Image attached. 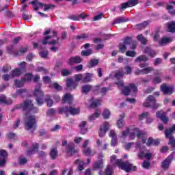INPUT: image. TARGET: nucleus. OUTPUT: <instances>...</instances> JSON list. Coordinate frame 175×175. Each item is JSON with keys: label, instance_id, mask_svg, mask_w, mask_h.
<instances>
[{"label": "nucleus", "instance_id": "f257e3e1", "mask_svg": "<svg viewBox=\"0 0 175 175\" xmlns=\"http://www.w3.org/2000/svg\"><path fill=\"white\" fill-rule=\"evenodd\" d=\"M110 162L113 166H118L122 170H124L126 173H129L131 170H136V166L132 165L128 161H124L121 159H117V156L112 155L110 157Z\"/></svg>", "mask_w": 175, "mask_h": 175}, {"label": "nucleus", "instance_id": "f03ea898", "mask_svg": "<svg viewBox=\"0 0 175 175\" xmlns=\"http://www.w3.org/2000/svg\"><path fill=\"white\" fill-rule=\"evenodd\" d=\"M116 84L118 88L122 90V94H123V95L128 96L129 95V94H131V92H137V87H136V85H135V84L133 83H131L129 86H125L124 88L123 81H120L118 82Z\"/></svg>", "mask_w": 175, "mask_h": 175}, {"label": "nucleus", "instance_id": "7ed1b4c3", "mask_svg": "<svg viewBox=\"0 0 175 175\" xmlns=\"http://www.w3.org/2000/svg\"><path fill=\"white\" fill-rule=\"evenodd\" d=\"M18 107L22 110L29 111L30 114H32V113H38V108L33 107V104L31 100H27L23 104H21Z\"/></svg>", "mask_w": 175, "mask_h": 175}, {"label": "nucleus", "instance_id": "20e7f679", "mask_svg": "<svg viewBox=\"0 0 175 175\" xmlns=\"http://www.w3.org/2000/svg\"><path fill=\"white\" fill-rule=\"evenodd\" d=\"M136 136L138 137V139H142V143L143 144L147 142V137H144V133L139 131V129L137 128L134 129L132 131L130 132L129 138L131 140H133L135 139Z\"/></svg>", "mask_w": 175, "mask_h": 175}, {"label": "nucleus", "instance_id": "39448f33", "mask_svg": "<svg viewBox=\"0 0 175 175\" xmlns=\"http://www.w3.org/2000/svg\"><path fill=\"white\" fill-rule=\"evenodd\" d=\"M92 76V74L88 72L85 75L77 74L74 77V79L77 82L81 81V83L86 84V83H90Z\"/></svg>", "mask_w": 175, "mask_h": 175}, {"label": "nucleus", "instance_id": "423d86ee", "mask_svg": "<svg viewBox=\"0 0 175 175\" xmlns=\"http://www.w3.org/2000/svg\"><path fill=\"white\" fill-rule=\"evenodd\" d=\"M35 124H36L35 116L27 113L25 117V128L27 131H29V129H32V128L35 126Z\"/></svg>", "mask_w": 175, "mask_h": 175}, {"label": "nucleus", "instance_id": "0eeeda50", "mask_svg": "<svg viewBox=\"0 0 175 175\" xmlns=\"http://www.w3.org/2000/svg\"><path fill=\"white\" fill-rule=\"evenodd\" d=\"M34 95L36 96V103L38 106H42L43 105V96H44V93L40 90V84H38L34 90Z\"/></svg>", "mask_w": 175, "mask_h": 175}, {"label": "nucleus", "instance_id": "6e6552de", "mask_svg": "<svg viewBox=\"0 0 175 175\" xmlns=\"http://www.w3.org/2000/svg\"><path fill=\"white\" fill-rule=\"evenodd\" d=\"M58 113L59 114H62V113H66V114H68V113H69L72 116H76V114L80 113V109L72 107H62L59 109Z\"/></svg>", "mask_w": 175, "mask_h": 175}, {"label": "nucleus", "instance_id": "1a4fd4ad", "mask_svg": "<svg viewBox=\"0 0 175 175\" xmlns=\"http://www.w3.org/2000/svg\"><path fill=\"white\" fill-rule=\"evenodd\" d=\"M110 128V124L107 122H105L100 126L98 131L99 137H104L106 135V132L109 131Z\"/></svg>", "mask_w": 175, "mask_h": 175}, {"label": "nucleus", "instance_id": "9d476101", "mask_svg": "<svg viewBox=\"0 0 175 175\" xmlns=\"http://www.w3.org/2000/svg\"><path fill=\"white\" fill-rule=\"evenodd\" d=\"M161 91L163 92L165 95H172L174 92L173 87L166 85V83H163L161 85Z\"/></svg>", "mask_w": 175, "mask_h": 175}, {"label": "nucleus", "instance_id": "9b49d317", "mask_svg": "<svg viewBox=\"0 0 175 175\" xmlns=\"http://www.w3.org/2000/svg\"><path fill=\"white\" fill-rule=\"evenodd\" d=\"M174 152H172L167 159H165L161 164V167L163 169H169V166H170V163H172V161L174 159Z\"/></svg>", "mask_w": 175, "mask_h": 175}, {"label": "nucleus", "instance_id": "f8f14e48", "mask_svg": "<svg viewBox=\"0 0 175 175\" xmlns=\"http://www.w3.org/2000/svg\"><path fill=\"white\" fill-rule=\"evenodd\" d=\"M132 42V39L129 37L126 38L124 42L122 44H120L119 45V50L120 51V53H125V51H126L127 47L128 46H129V44H131Z\"/></svg>", "mask_w": 175, "mask_h": 175}, {"label": "nucleus", "instance_id": "ddd939ff", "mask_svg": "<svg viewBox=\"0 0 175 175\" xmlns=\"http://www.w3.org/2000/svg\"><path fill=\"white\" fill-rule=\"evenodd\" d=\"M153 67H146L142 70L137 68L134 73L135 76H139V75H148V73H151V72H153Z\"/></svg>", "mask_w": 175, "mask_h": 175}, {"label": "nucleus", "instance_id": "4468645a", "mask_svg": "<svg viewBox=\"0 0 175 175\" xmlns=\"http://www.w3.org/2000/svg\"><path fill=\"white\" fill-rule=\"evenodd\" d=\"M143 157L146 158V159H151L152 158V154L146 149H141L138 153V158L142 159Z\"/></svg>", "mask_w": 175, "mask_h": 175}, {"label": "nucleus", "instance_id": "2eb2a0df", "mask_svg": "<svg viewBox=\"0 0 175 175\" xmlns=\"http://www.w3.org/2000/svg\"><path fill=\"white\" fill-rule=\"evenodd\" d=\"M165 114L166 113H165L163 111L160 110L156 113V117H157V118H160L164 124H167V122H169V118L165 116Z\"/></svg>", "mask_w": 175, "mask_h": 175}, {"label": "nucleus", "instance_id": "dca6fc26", "mask_svg": "<svg viewBox=\"0 0 175 175\" xmlns=\"http://www.w3.org/2000/svg\"><path fill=\"white\" fill-rule=\"evenodd\" d=\"M153 103H155V98L152 96H149L143 103L144 107H152Z\"/></svg>", "mask_w": 175, "mask_h": 175}, {"label": "nucleus", "instance_id": "f3484780", "mask_svg": "<svg viewBox=\"0 0 175 175\" xmlns=\"http://www.w3.org/2000/svg\"><path fill=\"white\" fill-rule=\"evenodd\" d=\"M91 90H93V91H98L99 90V86L94 88L91 85H85L82 86V92L83 94H88Z\"/></svg>", "mask_w": 175, "mask_h": 175}, {"label": "nucleus", "instance_id": "a211bd4d", "mask_svg": "<svg viewBox=\"0 0 175 175\" xmlns=\"http://www.w3.org/2000/svg\"><path fill=\"white\" fill-rule=\"evenodd\" d=\"M67 88L69 90H76L77 88L79 83L77 81H75L72 79H68L66 82Z\"/></svg>", "mask_w": 175, "mask_h": 175}, {"label": "nucleus", "instance_id": "6ab92c4d", "mask_svg": "<svg viewBox=\"0 0 175 175\" xmlns=\"http://www.w3.org/2000/svg\"><path fill=\"white\" fill-rule=\"evenodd\" d=\"M75 146L73 142L69 143L66 146V152L70 154L71 155L77 152V149L75 148Z\"/></svg>", "mask_w": 175, "mask_h": 175}, {"label": "nucleus", "instance_id": "aec40b11", "mask_svg": "<svg viewBox=\"0 0 175 175\" xmlns=\"http://www.w3.org/2000/svg\"><path fill=\"white\" fill-rule=\"evenodd\" d=\"M72 102H73V96L69 93L66 94L62 98V103H68V105H70Z\"/></svg>", "mask_w": 175, "mask_h": 175}, {"label": "nucleus", "instance_id": "412c9836", "mask_svg": "<svg viewBox=\"0 0 175 175\" xmlns=\"http://www.w3.org/2000/svg\"><path fill=\"white\" fill-rule=\"evenodd\" d=\"M88 122L85 120L81 121L79 124V128L81 130V133L84 135L85 133H87V131H88V129L87 128Z\"/></svg>", "mask_w": 175, "mask_h": 175}, {"label": "nucleus", "instance_id": "4be33fe9", "mask_svg": "<svg viewBox=\"0 0 175 175\" xmlns=\"http://www.w3.org/2000/svg\"><path fill=\"white\" fill-rule=\"evenodd\" d=\"M81 61H82L81 57L79 56H76V57H70V59H68V60L67 61V63L68 65H73V64H80Z\"/></svg>", "mask_w": 175, "mask_h": 175}, {"label": "nucleus", "instance_id": "5701e85b", "mask_svg": "<svg viewBox=\"0 0 175 175\" xmlns=\"http://www.w3.org/2000/svg\"><path fill=\"white\" fill-rule=\"evenodd\" d=\"M109 136L112 138L111 146H112V147H116L117 146V135L116 134V132L111 130L109 132Z\"/></svg>", "mask_w": 175, "mask_h": 175}, {"label": "nucleus", "instance_id": "b1692460", "mask_svg": "<svg viewBox=\"0 0 175 175\" xmlns=\"http://www.w3.org/2000/svg\"><path fill=\"white\" fill-rule=\"evenodd\" d=\"M51 39V36H46L42 41V44L46 45L47 43L49 44H59V38H57V40H53L51 42H48L47 40Z\"/></svg>", "mask_w": 175, "mask_h": 175}, {"label": "nucleus", "instance_id": "393cba45", "mask_svg": "<svg viewBox=\"0 0 175 175\" xmlns=\"http://www.w3.org/2000/svg\"><path fill=\"white\" fill-rule=\"evenodd\" d=\"M38 150H39V144L37 143H34L32 144L31 150H29L27 152V155H32L33 154H36L38 152Z\"/></svg>", "mask_w": 175, "mask_h": 175}, {"label": "nucleus", "instance_id": "a878e982", "mask_svg": "<svg viewBox=\"0 0 175 175\" xmlns=\"http://www.w3.org/2000/svg\"><path fill=\"white\" fill-rule=\"evenodd\" d=\"M4 103V105H12L13 101L10 98H6V96L3 94L0 96V105Z\"/></svg>", "mask_w": 175, "mask_h": 175}, {"label": "nucleus", "instance_id": "bb28decb", "mask_svg": "<svg viewBox=\"0 0 175 175\" xmlns=\"http://www.w3.org/2000/svg\"><path fill=\"white\" fill-rule=\"evenodd\" d=\"M98 169H103V159L96 161L93 164V170H98Z\"/></svg>", "mask_w": 175, "mask_h": 175}, {"label": "nucleus", "instance_id": "cd10ccee", "mask_svg": "<svg viewBox=\"0 0 175 175\" xmlns=\"http://www.w3.org/2000/svg\"><path fill=\"white\" fill-rule=\"evenodd\" d=\"M49 155L51 159H57L58 157V149H57V148H52L49 152Z\"/></svg>", "mask_w": 175, "mask_h": 175}, {"label": "nucleus", "instance_id": "c85d7f7f", "mask_svg": "<svg viewBox=\"0 0 175 175\" xmlns=\"http://www.w3.org/2000/svg\"><path fill=\"white\" fill-rule=\"evenodd\" d=\"M172 42H173V38L164 37L159 41V44L160 46H165V44H167V43Z\"/></svg>", "mask_w": 175, "mask_h": 175}, {"label": "nucleus", "instance_id": "c756f323", "mask_svg": "<svg viewBox=\"0 0 175 175\" xmlns=\"http://www.w3.org/2000/svg\"><path fill=\"white\" fill-rule=\"evenodd\" d=\"M89 102L90 103V107H96L102 103V100H94V98H92Z\"/></svg>", "mask_w": 175, "mask_h": 175}, {"label": "nucleus", "instance_id": "7c9ffc66", "mask_svg": "<svg viewBox=\"0 0 175 175\" xmlns=\"http://www.w3.org/2000/svg\"><path fill=\"white\" fill-rule=\"evenodd\" d=\"M31 5H33V9L36 11L39 9H43V5L44 4L42 3H40L39 1L35 0L33 1H32Z\"/></svg>", "mask_w": 175, "mask_h": 175}, {"label": "nucleus", "instance_id": "2f4dec72", "mask_svg": "<svg viewBox=\"0 0 175 175\" xmlns=\"http://www.w3.org/2000/svg\"><path fill=\"white\" fill-rule=\"evenodd\" d=\"M21 75H23V71L20 68H15L11 71V76L12 78L21 76Z\"/></svg>", "mask_w": 175, "mask_h": 175}, {"label": "nucleus", "instance_id": "473e14b6", "mask_svg": "<svg viewBox=\"0 0 175 175\" xmlns=\"http://www.w3.org/2000/svg\"><path fill=\"white\" fill-rule=\"evenodd\" d=\"M126 21H129L128 18H126L124 16H120L119 18H115L113 23V25L115 24H121V23H126Z\"/></svg>", "mask_w": 175, "mask_h": 175}, {"label": "nucleus", "instance_id": "72a5a7b5", "mask_svg": "<svg viewBox=\"0 0 175 175\" xmlns=\"http://www.w3.org/2000/svg\"><path fill=\"white\" fill-rule=\"evenodd\" d=\"M100 116V111L98 109H96L94 114L89 116L90 121H94L96 120V118H99V116Z\"/></svg>", "mask_w": 175, "mask_h": 175}, {"label": "nucleus", "instance_id": "f704fd0d", "mask_svg": "<svg viewBox=\"0 0 175 175\" xmlns=\"http://www.w3.org/2000/svg\"><path fill=\"white\" fill-rule=\"evenodd\" d=\"M166 27L167 28L168 32H175V22L174 21L166 23Z\"/></svg>", "mask_w": 175, "mask_h": 175}, {"label": "nucleus", "instance_id": "c9c22d12", "mask_svg": "<svg viewBox=\"0 0 175 175\" xmlns=\"http://www.w3.org/2000/svg\"><path fill=\"white\" fill-rule=\"evenodd\" d=\"M148 57L144 55H141L135 59V62H147Z\"/></svg>", "mask_w": 175, "mask_h": 175}, {"label": "nucleus", "instance_id": "e433bc0d", "mask_svg": "<svg viewBox=\"0 0 175 175\" xmlns=\"http://www.w3.org/2000/svg\"><path fill=\"white\" fill-rule=\"evenodd\" d=\"M124 75H125V73L124 72V69L120 68L116 72L115 77L118 79H122L124 77Z\"/></svg>", "mask_w": 175, "mask_h": 175}, {"label": "nucleus", "instance_id": "4c0bfd02", "mask_svg": "<svg viewBox=\"0 0 175 175\" xmlns=\"http://www.w3.org/2000/svg\"><path fill=\"white\" fill-rule=\"evenodd\" d=\"M99 64V59H92L88 64V68H94V66H96Z\"/></svg>", "mask_w": 175, "mask_h": 175}, {"label": "nucleus", "instance_id": "58836bf2", "mask_svg": "<svg viewBox=\"0 0 175 175\" xmlns=\"http://www.w3.org/2000/svg\"><path fill=\"white\" fill-rule=\"evenodd\" d=\"M175 132V124L172 126V128L167 129L165 131V137H169V136H172V133Z\"/></svg>", "mask_w": 175, "mask_h": 175}, {"label": "nucleus", "instance_id": "ea45409f", "mask_svg": "<svg viewBox=\"0 0 175 175\" xmlns=\"http://www.w3.org/2000/svg\"><path fill=\"white\" fill-rule=\"evenodd\" d=\"M148 25V22L145 21L139 25H136L135 29L140 31V29H144V28H146V27Z\"/></svg>", "mask_w": 175, "mask_h": 175}, {"label": "nucleus", "instance_id": "a19ab883", "mask_svg": "<svg viewBox=\"0 0 175 175\" xmlns=\"http://www.w3.org/2000/svg\"><path fill=\"white\" fill-rule=\"evenodd\" d=\"M166 9L168 12V13H170V14H171L172 16H174L175 14V10H174V7L170 4H167L166 6Z\"/></svg>", "mask_w": 175, "mask_h": 175}, {"label": "nucleus", "instance_id": "79ce46f5", "mask_svg": "<svg viewBox=\"0 0 175 175\" xmlns=\"http://www.w3.org/2000/svg\"><path fill=\"white\" fill-rule=\"evenodd\" d=\"M145 53L146 54H148L150 57H155V55H157V52H155V51L150 49V48H146L145 49Z\"/></svg>", "mask_w": 175, "mask_h": 175}, {"label": "nucleus", "instance_id": "37998d69", "mask_svg": "<svg viewBox=\"0 0 175 175\" xmlns=\"http://www.w3.org/2000/svg\"><path fill=\"white\" fill-rule=\"evenodd\" d=\"M167 139H169V144H171L172 148H175V139L173 137V135L171 134L169 137H165Z\"/></svg>", "mask_w": 175, "mask_h": 175}, {"label": "nucleus", "instance_id": "c03bdc74", "mask_svg": "<svg viewBox=\"0 0 175 175\" xmlns=\"http://www.w3.org/2000/svg\"><path fill=\"white\" fill-rule=\"evenodd\" d=\"M137 39L139 42H141L142 44H147V39L144 38L143 34H139L137 36Z\"/></svg>", "mask_w": 175, "mask_h": 175}, {"label": "nucleus", "instance_id": "a18cd8bd", "mask_svg": "<svg viewBox=\"0 0 175 175\" xmlns=\"http://www.w3.org/2000/svg\"><path fill=\"white\" fill-rule=\"evenodd\" d=\"M27 51H28L27 48H22L19 51L14 53V56L17 57L18 55H23V54H25V53H27Z\"/></svg>", "mask_w": 175, "mask_h": 175}, {"label": "nucleus", "instance_id": "49530a36", "mask_svg": "<svg viewBox=\"0 0 175 175\" xmlns=\"http://www.w3.org/2000/svg\"><path fill=\"white\" fill-rule=\"evenodd\" d=\"M117 126L119 129H122V128L125 126V120L119 119L117 122Z\"/></svg>", "mask_w": 175, "mask_h": 175}, {"label": "nucleus", "instance_id": "de8ad7c7", "mask_svg": "<svg viewBox=\"0 0 175 175\" xmlns=\"http://www.w3.org/2000/svg\"><path fill=\"white\" fill-rule=\"evenodd\" d=\"M76 163L79 165L78 170L81 172V170H84V161L77 160Z\"/></svg>", "mask_w": 175, "mask_h": 175}, {"label": "nucleus", "instance_id": "09e8293b", "mask_svg": "<svg viewBox=\"0 0 175 175\" xmlns=\"http://www.w3.org/2000/svg\"><path fill=\"white\" fill-rule=\"evenodd\" d=\"M50 88H55V90H57V91H61V90H62V87H61V85H59L57 83H51L50 85Z\"/></svg>", "mask_w": 175, "mask_h": 175}, {"label": "nucleus", "instance_id": "8fccbe9b", "mask_svg": "<svg viewBox=\"0 0 175 175\" xmlns=\"http://www.w3.org/2000/svg\"><path fill=\"white\" fill-rule=\"evenodd\" d=\"M45 102H46L48 107H51V106H53V104L54 103V102L53 101V100H51V98H50L49 96H47L45 98Z\"/></svg>", "mask_w": 175, "mask_h": 175}, {"label": "nucleus", "instance_id": "3c124183", "mask_svg": "<svg viewBox=\"0 0 175 175\" xmlns=\"http://www.w3.org/2000/svg\"><path fill=\"white\" fill-rule=\"evenodd\" d=\"M127 2L130 8H133V6H136L139 3V0H129Z\"/></svg>", "mask_w": 175, "mask_h": 175}, {"label": "nucleus", "instance_id": "603ef678", "mask_svg": "<svg viewBox=\"0 0 175 175\" xmlns=\"http://www.w3.org/2000/svg\"><path fill=\"white\" fill-rule=\"evenodd\" d=\"M103 117L105 120H108V118H110V111L109 109H105L103 113Z\"/></svg>", "mask_w": 175, "mask_h": 175}, {"label": "nucleus", "instance_id": "864d4df0", "mask_svg": "<svg viewBox=\"0 0 175 175\" xmlns=\"http://www.w3.org/2000/svg\"><path fill=\"white\" fill-rule=\"evenodd\" d=\"M89 16V14L81 13L80 14H78V20L79 21H80V20H85V18H87Z\"/></svg>", "mask_w": 175, "mask_h": 175}, {"label": "nucleus", "instance_id": "5fc2aeb1", "mask_svg": "<svg viewBox=\"0 0 175 175\" xmlns=\"http://www.w3.org/2000/svg\"><path fill=\"white\" fill-rule=\"evenodd\" d=\"M32 78H33L32 74L28 73L25 75L24 78L23 79V81H31V80H32Z\"/></svg>", "mask_w": 175, "mask_h": 175}, {"label": "nucleus", "instance_id": "6e6d98bb", "mask_svg": "<svg viewBox=\"0 0 175 175\" xmlns=\"http://www.w3.org/2000/svg\"><path fill=\"white\" fill-rule=\"evenodd\" d=\"M126 57H131V58H135L136 57V52L135 51H128L126 52Z\"/></svg>", "mask_w": 175, "mask_h": 175}, {"label": "nucleus", "instance_id": "4d7b16f0", "mask_svg": "<svg viewBox=\"0 0 175 175\" xmlns=\"http://www.w3.org/2000/svg\"><path fill=\"white\" fill-rule=\"evenodd\" d=\"M113 174V167L111 165H108L105 170V175Z\"/></svg>", "mask_w": 175, "mask_h": 175}, {"label": "nucleus", "instance_id": "13d9d810", "mask_svg": "<svg viewBox=\"0 0 175 175\" xmlns=\"http://www.w3.org/2000/svg\"><path fill=\"white\" fill-rule=\"evenodd\" d=\"M24 81L22 79L21 81L15 80V87L16 88H20L24 85Z\"/></svg>", "mask_w": 175, "mask_h": 175}, {"label": "nucleus", "instance_id": "bf43d9fd", "mask_svg": "<svg viewBox=\"0 0 175 175\" xmlns=\"http://www.w3.org/2000/svg\"><path fill=\"white\" fill-rule=\"evenodd\" d=\"M44 12H47V10H50L52 8H55V5L53 4H44Z\"/></svg>", "mask_w": 175, "mask_h": 175}, {"label": "nucleus", "instance_id": "052dcab7", "mask_svg": "<svg viewBox=\"0 0 175 175\" xmlns=\"http://www.w3.org/2000/svg\"><path fill=\"white\" fill-rule=\"evenodd\" d=\"M0 157L6 159V157H8V152L5 150L0 149Z\"/></svg>", "mask_w": 175, "mask_h": 175}, {"label": "nucleus", "instance_id": "680f3d73", "mask_svg": "<svg viewBox=\"0 0 175 175\" xmlns=\"http://www.w3.org/2000/svg\"><path fill=\"white\" fill-rule=\"evenodd\" d=\"M92 54V50L88 49V51H81V55L88 57L89 55H91Z\"/></svg>", "mask_w": 175, "mask_h": 175}, {"label": "nucleus", "instance_id": "e2e57ef3", "mask_svg": "<svg viewBox=\"0 0 175 175\" xmlns=\"http://www.w3.org/2000/svg\"><path fill=\"white\" fill-rule=\"evenodd\" d=\"M10 70H12V67L10 65L7 64L3 66L2 68V72H3V73H8Z\"/></svg>", "mask_w": 175, "mask_h": 175}, {"label": "nucleus", "instance_id": "0e129e2a", "mask_svg": "<svg viewBox=\"0 0 175 175\" xmlns=\"http://www.w3.org/2000/svg\"><path fill=\"white\" fill-rule=\"evenodd\" d=\"M28 162V160L25 157H21L18 159L19 165H25Z\"/></svg>", "mask_w": 175, "mask_h": 175}, {"label": "nucleus", "instance_id": "69168bd1", "mask_svg": "<svg viewBox=\"0 0 175 175\" xmlns=\"http://www.w3.org/2000/svg\"><path fill=\"white\" fill-rule=\"evenodd\" d=\"M124 69L126 70V72H124V75H131V73H132V67L129 66H126L124 67Z\"/></svg>", "mask_w": 175, "mask_h": 175}, {"label": "nucleus", "instance_id": "338daca9", "mask_svg": "<svg viewBox=\"0 0 175 175\" xmlns=\"http://www.w3.org/2000/svg\"><path fill=\"white\" fill-rule=\"evenodd\" d=\"M92 152L91 148H85L83 149V154H85V155H91Z\"/></svg>", "mask_w": 175, "mask_h": 175}, {"label": "nucleus", "instance_id": "774afa93", "mask_svg": "<svg viewBox=\"0 0 175 175\" xmlns=\"http://www.w3.org/2000/svg\"><path fill=\"white\" fill-rule=\"evenodd\" d=\"M3 80H4V81H8V80H10V79H13V77H12V74L11 75H3L2 77Z\"/></svg>", "mask_w": 175, "mask_h": 175}]
</instances>
